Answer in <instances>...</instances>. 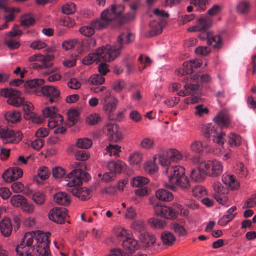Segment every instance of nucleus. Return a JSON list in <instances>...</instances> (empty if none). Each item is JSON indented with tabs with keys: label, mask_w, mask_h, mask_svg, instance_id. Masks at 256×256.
I'll use <instances>...</instances> for the list:
<instances>
[{
	"label": "nucleus",
	"mask_w": 256,
	"mask_h": 256,
	"mask_svg": "<svg viewBox=\"0 0 256 256\" xmlns=\"http://www.w3.org/2000/svg\"><path fill=\"white\" fill-rule=\"evenodd\" d=\"M50 236L42 230L26 232L16 247L17 256H51Z\"/></svg>",
	"instance_id": "f257e3e1"
},
{
	"label": "nucleus",
	"mask_w": 256,
	"mask_h": 256,
	"mask_svg": "<svg viewBox=\"0 0 256 256\" xmlns=\"http://www.w3.org/2000/svg\"><path fill=\"white\" fill-rule=\"evenodd\" d=\"M150 202L155 214L165 220H174L178 219V216L186 217L189 214L188 210L178 203L174 204L172 207H171L160 204L152 199L150 200Z\"/></svg>",
	"instance_id": "f03ea898"
},
{
	"label": "nucleus",
	"mask_w": 256,
	"mask_h": 256,
	"mask_svg": "<svg viewBox=\"0 0 256 256\" xmlns=\"http://www.w3.org/2000/svg\"><path fill=\"white\" fill-rule=\"evenodd\" d=\"M158 153L157 158H158L160 164L162 167L170 166L172 162L178 163L182 160H186L189 158V154L186 152H182L176 148H168L162 146L157 148Z\"/></svg>",
	"instance_id": "7ed1b4c3"
},
{
	"label": "nucleus",
	"mask_w": 256,
	"mask_h": 256,
	"mask_svg": "<svg viewBox=\"0 0 256 256\" xmlns=\"http://www.w3.org/2000/svg\"><path fill=\"white\" fill-rule=\"evenodd\" d=\"M124 10L122 4H112L102 12L100 19L96 20V24L102 29L106 28L117 22Z\"/></svg>",
	"instance_id": "20e7f679"
},
{
	"label": "nucleus",
	"mask_w": 256,
	"mask_h": 256,
	"mask_svg": "<svg viewBox=\"0 0 256 256\" xmlns=\"http://www.w3.org/2000/svg\"><path fill=\"white\" fill-rule=\"evenodd\" d=\"M122 36H118L116 45L113 46L107 45L98 48L100 60L110 62L117 58L120 55L122 49Z\"/></svg>",
	"instance_id": "39448f33"
},
{
	"label": "nucleus",
	"mask_w": 256,
	"mask_h": 256,
	"mask_svg": "<svg viewBox=\"0 0 256 256\" xmlns=\"http://www.w3.org/2000/svg\"><path fill=\"white\" fill-rule=\"evenodd\" d=\"M202 168H204L207 175L213 178L220 176L224 171L222 162L216 158L202 162Z\"/></svg>",
	"instance_id": "423d86ee"
},
{
	"label": "nucleus",
	"mask_w": 256,
	"mask_h": 256,
	"mask_svg": "<svg viewBox=\"0 0 256 256\" xmlns=\"http://www.w3.org/2000/svg\"><path fill=\"white\" fill-rule=\"evenodd\" d=\"M89 178L90 175L86 172L81 169H74L66 178L68 182L66 185L72 188H78L82 184L84 180Z\"/></svg>",
	"instance_id": "0eeeda50"
},
{
	"label": "nucleus",
	"mask_w": 256,
	"mask_h": 256,
	"mask_svg": "<svg viewBox=\"0 0 256 256\" xmlns=\"http://www.w3.org/2000/svg\"><path fill=\"white\" fill-rule=\"evenodd\" d=\"M118 103V100L112 96L110 90L105 92L100 100L103 110L107 114H111L116 110Z\"/></svg>",
	"instance_id": "6e6552de"
},
{
	"label": "nucleus",
	"mask_w": 256,
	"mask_h": 256,
	"mask_svg": "<svg viewBox=\"0 0 256 256\" xmlns=\"http://www.w3.org/2000/svg\"><path fill=\"white\" fill-rule=\"evenodd\" d=\"M1 94L8 98V103L13 106L20 107L24 102V98L21 96V92L14 89L3 90H2Z\"/></svg>",
	"instance_id": "1a4fd4ad"
},
{
	"label": "nucleus",
	"mask_w": 256,
	"mask_h": 256,
	"mask_svg": "<svg viewBox=\"0 0 256 256\" xmlns=\"http://www.w3.org/2000/svg\"><path fill=\"white\" fill-rule=\"evenodd\" d=\"M199 38L202 40H207L208 44L216 50H220L224 45L222 36L215 34L212 31L201 32L199 35Z\"/></svg>",
	"instance_id": "9d476101"
},
{
	"label": "nucleus",
	"mask_w": 256,
	"mask_h": 256,
	"mask_svg": "<svg viewBox=\"0 0 256 256\" xmlns=\"http://www.w3.org/2000/svg\"><path fill=\"white\" fill-rule=\"evenodd\" d=\"M103 130L110 141L118 142L122 141L124 138L122 132L116 124H108L104 126Z\"/></svg>",
	"instance_id": "9b49d317"
},
{
	"label": "nucleus",
	"mask_w": 256,
	"mask_h": 256,
	"mask_svg": "<svg viewBox=\"0 0 256 256\" xmlns=\"http://www.w3.org/2000/svg\"><path fill=\"white\" fill-rule=\"evenodd\" d=\"M22 134L20 132H14L9 128H0V138L4 144H18L22 138Z\"/></svg>",
	"instance_id": "f8f14e48"
},
{
	"label": "nucleus",
	"mask_w": 256,
	"mask_h": 256,
	"mask_svg": "<svg viewBox=\"0 0 256 256\" xmlns=\"http://www.w3.org/2000/svg\"><path fill=\"white\" fill-rule=\"evenodd\" d=\"M213 188L215 192L214 198L222 205H229L228 190L220 182H214Z\"/></svg>",
	"instance_id": "ddd939ff"
},
{
	"label": "nucleus",
	"mask_w": 256,
	"mask_h": 256,
	"mask_svg": "<svg viewBox=\"0 0 256 256\" xmlns=\"http://www.w3.org/2000/svg\"><path fill=\"white\" fill-rule=\"evenodd\" d=\"M54 59V56L52 54L43 55L40 54H36L30 57V62H36L40 64L38 66L40 69H48L53 66L52 62Z\"/></svg>",
	"instance_id": "4468645a"
},
{
	"label": "nucleus",
	"mask_w": 256,
	"mask_h": 256,
	"mask_svg": "<svg viewBox=\"0 0 256 256\" xmlns=\"http://www.w3.org/2000/svg\"><path fill=\"white\" fill-rule=\"evenodd\" d=\"M164 174L168 178L169 183L167 184H171L175 180L186 174V170L182 166H170L166 168Z\"/></svg>",
	"instance_id": "2eb2a0df"
},
{
	"label": "nucleus",
	"mask_w": 256,
	"mask_h": 256,
	"mask_svg": "<svg viewBox=\"0 0 256 256\" xmlns=\"http://www.w3.org/2000/svg\"><path fill=\"white\" fill-rule=\"evenodd\" d=\"M40 92L43 96L49 98V102L51 104L59 102L62 98L60 90L54 86H44L42 88Z\"/></svg>",
	"instance_id": "dca6fc26"
},
{
	"label": "nucleus",
	"mask_w": 256,
	"mask_h": 256,
	"mask_svg": "<svg viewBox=\"0 0 256 256\" xmlns=\"http://www.w3.org/2000/svg\"><path fill=\"white\" fill-rule=\"evenodd\" d=\"M212 24V20L206 16H202L199 18L196 26L190 27L188 29V32H202L210 28Z\"/></svg>",
	"instance_id": "f3484780"
},
{
	"label": "nucleus",
	"mask_w": 256,
	"mask_h": 256,
	"mask_svg": "<svg viewBox=\"0 0 256 256\" xmlns=\"http://www.w3.org/2000/svg\"><path fill=\"white\" fill-rule=\"evenodd\" d=\"M190 180L186 174L175 180L171 184H165V187L173 191H176L178 188L184 191H186L190 188Z\"/></svg>",
	"instance_id": "a211bd4d"
},
{
	"label": "nucleus",
	"mask_w": 256,
	"mask_h": 256,
	"mask_svg": "<svg viewBox=\"0 0 256 256\" xmlns=\"http://www.w3.org/2000/svg\"><path fill=\"white\" fill-rule=\"evenodd\" d=\"M23 176L22 170L18 168H11L4 171L2 174L3 180L7 183H12Z\"/></svg>",
	"instance_id": "6ab92c4d"
},
{
	"label": "nucleus",
	"mask_w": 256,
	"mask_h": 256,
	"mask_svg": "<svg viewBox=\"0 0 256 256\" xmlns=\"http://www.w3.org/2000/svg\"><path fill=\"white\" fill-rule=\"evenodd\" d=\"M63 122V117L60 114L56 115L50 118L48 126L50 129L56 128L54 131L55 134H63L66 131V128L62 126Z\"/></svg>",
	"instance_id": "aec40b11"
},
{
	"label": "nucleus",
	"mask_w": 256,
	"mask_h": 256,
	"mask_svg": "<svg viewBox=\"0 0 256 256\" xmlns=\"http://www.w3.org/2000/svg\"><path fill=\"white\" fill-rule=\"evenodd\" d=\"M67 214V210L65 208H55L50 210L48 217L50 220L59 224L64 222V218Z\"/></svg>",
	"instance_id": "412c9836"
},
{
	"label": "nucleus",
	"mask_w": 256,
	"mask_h": 256,
	"mask_svg": "<svg viewBox=\"0 0 256 256\" xmlns=\"http://www.w3.org/2000/svg\"><path fill=\"white\" fill-rule=\"evenodd\" d=\"M122 246L125 256H134V255L136 251L140 247L137 240L132 238H127L124 240Z\"/></svg>",
	"instance_id": "4be33fe9"
},
{
	"label": "nucleus",
	"mask_w": 256,
	"mask_h": 256,
	"mask_svg": "<svg viewBox=\"0 0 256 256\" xmlns=\"http://www.w3.org/2000/svg\"><path fill=\"white\" fill-rule=\"evenodd\" d=\"M214 120L222 128H228L232 125L231 116L226 111H222L214 117Z\"/></svg>",
	"instance_id": "5701e85b"
},
{
	"label": "nucleus",
	"mask_w": 256,
	"mask_h": 256,
	"mask_svg": "<svg viewBox=\"0 0 256 256\" xmlns=\"http://www.w3.org/2000/svg\"><path fill=\"white\" fill-rule=\"evenodd\" d=\"M222 180L226 186L232 190H237L240 187V183L234 175L224 174Z\"/></svg>",
	"instance_id": "b1692460"
},
{
	"label": "nucleus",
	"mask_w": 256,
	"mask_h": 256,
	"mask_svg": "<svg viewBox=\"0 0 256 256\" xmlns=\"http://www.w3.org/2000/svg\"><path fill=\"white\" fill-rule=\"evenodd\" d=\"M96 20H92L88 26L81 27L80 30V32L83 36L86 37H90L95 34V30H102V28L96 24Z\"/></svg>",
	"instance_id": "393cba45"
},
{
	"label": "nucleus",
	"mask_w": 256,
	"mask_h": 256,
	"mask_svg": "<svg viewBox=\"0 0 256 256\" xmlns=\"http://www.w3.org/2000/svg\"><path fill=\"white\" fill-rule=\"evenodd\" d=\"M12 226L9 218H5L0 222V230L2 234L6 237L11 236L12 231Z\"/></svg>",
	"instance_id": "a878e982"
},
{
	"label": "nucleus",
	"mask_w": 256,
	"mask_h": 256,
	"mask_svg": "<svg viewBox=\"0 0 256 256\" xmlns=\"http://www.w3.org/2000/svg\"><path fill=\"white\" fill-rule=\"evenodd\" d=\"M72 194L82 200H86L90 197V191L86 188H73L70 190Z\"/></svg>",
	"instance_id": "bb28decb"
},
{
	"label": "nucleus",
	"mask_w": 256,
	"mask_h": 256,
	"mask_svg": "<svg viewBox=\"0 0 256 256\" xmlns=\"http://www.w3.org/2000/svg\"><path fill=\"white\" fill-rule=\"evenodd\" d=\"M50 176V171L46 166H41L38 170V174L33 179L34 182L38 184H42L44 182L48 179Z\"/></svg>",
	"instance_id": "cd10ccee"
},
{
	"label": "nucleus",
	"mask_w": 256,
	"mask_h": 256,
	"mask_svg": "<svg viewBox=\"0 0 256 256\" xmlns=\"http://www.w3.org/2000/svg\"><path fill=\"white\" fill-rule=\"evenodd\" d=\"M208 144L198 140L192 141L190 146V151L194 154H203L204 150L208 149Z\"/></svg>",
	"instance_id": "c85d7f7f"
},
{
	"label": "nucleus",
	"mask_w": 256,
	"mask_h": 256,
	"mask_svg": "<svg viewBox=\"0 0 256 256\" xmlns=\"http://www.w3.org/2000/svg\"><path fill=\"white\" fill-rule=\"evenodd\" d=\"M156 197L160 201L170 202L174 200V195L168 190L160 188L156 192Z\"/></svg>",
	"instance_id": "c756f323"
},
{
	"label": "nucleus",
	"mask_w": 256,
	"mask_h": 256,
	"mask_svg": "<svg viewBox=\"0 0 256 256\" xmlns=\"http://www.w3.org/2000/svg\"><path fill=\"white\" fill-rule=\"evenodd\" d=\"M184 90H180L178 94L182 97L186 96H192L197 93L200 88V84H185Z\"/></svg>",
	"instance_id": "7c9ffc66"
},
{
	"label": "nucleus",
	"mask_w": 256,
	"mask_h": 256,
	"mask_svg": "<svg viewBox=\"0 0 256 256\" xmlns=\"http://www.w3.org/2000/svg\"><path fill=\"white\" fill-rule=\"evenodd\" d=\"M54 201L56 203L62 206H68L71 202V199L65 192H58L56 193L54 196Z\"/></svg>",
	"instance_id": "2f4dec72"
},
{
	"label": "nucleus",
	"mask_w": 256,
	"mask_h": 256,
	"mask_svg": "<svg viewBox=\"0 0 256 256\" xmlns=\"http://www.w3.org/2000/svg\"><path fill=\"white\" fill-rule=\"evenodd\" d=\"M226 141L231 148H238L242 145V140L239 134L231 132L228 135Z\"/></svg>",
	"instance_id": "473e14b6"
},
{
	"label": "nucleus",
	"mask_w": 256,
	"mask_h": 256,
	"mask_svg": "<svg viewBox=\"0 0 256 256\" xmlns=\"http://www.w3.org/2000/svg\"><path fill=\"white\" fill-rule=\"evenodd\" d=\"M164 24L165 22L163 20L159 19L152 21L150 24L152 29L150 35L154 36L161 34Z\"/></svg>",
	"instance_id": "72a5a7b5"
},
{
	"label": "nucleus",
	"mask_w": 256,
	"mask_h": 256,
	"mask_svg": "<svg viewBox=\"0 0 256 256\" xmlns=\"http://www.w3.org/2000/svg\"><path fill=\"white\" fill-rule=\"evenodd\" d=\"M202 162H200L198 168L192 170L190 172V176L191 178L196 182H200L204 179V175L206 174L204 168H202Z\"/></svg>",
	"instance_id": "f704fd0d"
},
{
	"label": "nucleus",
	"mask_w": 256,
	"mask_h": 256,
	"mask_svg": "<svg viewBox=\"0 0 256 256\" xmlns=\"http://www.w3.org/2000/svg\"><path fill=\"white\" fill-rule=\"evenodd\" d=\"M157 156L153 157V160L146 162L144 164V168L145 171L150 174H153L158 171V166L156 164Z\"/></svg>",
	"instance_id": "c9c22d12"
},
{
	"label": "nucleus",
	"mask_w": 256,
	"mask_h": 256,
	"mask_svg": "<svg viewBox=\"0 0 256 256\" xmlns=\"http://www.w3.org/2000/svg\"><path fill=\"white\" fill-rule=\"evenodd\" d=\"M160 238L163 244L168 246H172L176 240L175 236L168 231L162 232L161 234Z\"/></svg>",
	"instance_id": "e433bc0d"
},
{
	"label": "nucleus",
	"mask_w": 256,
	"mask_h": 256,
	"mask_svg": "<svg viewBox=\"0 0 256 256\" xmlns=\"http://www.w3.org/2000/svg\"><path fill=\"white\" fill-rule=\"evenodd\" d=\"M144 160V154L140 152H135L132 154L128 158V162L132 166H138Z\"/></svg>",
	"instance_id": "4c0bfd02"
},
{
	"label": "nucleus",
	"mask_w": 256,
	"mask_h": 256,
	"mask_svg": "<svg viewBox=\"0 0 256 256\" xmlns=\"http://www.w3.org/2000/svg\"><path fill=\"white\" fill-rule=\"evenodd\" d=\"M122 152V147L118 144H110L105 149L104 154L118 158Z\"/></svg>",
	"instance_id": "58836bf2"
},
{
	"label": "nucleus",
	"mask_w": 256,
	"mask_h": 256,
	"mask_svg": "<svg viewBox=\"0 0 256 256\" xmlns=\"http://www.w3.org/2000/svg\"><path fill=\"white\" fill-rule=\"evenodd\" d=\"M202 65V62L201 60H194L190 62H186L184 64V71L186 74H191L193 72V68H200Z\"/></svg>",
	"instance_id": "ea45409f"
},
{
	"label": "nucleus",
	"mask_w": 256,
	"mask_h": 256,
	"mask_svg": "<svg viewBox=\"0 0 256 256\" xmlns=\"http://www.w3.org/2000/svg\"><path fill=\"white\" fill-rule=\"evenodd\" d=\"M170 229L178 236L184 237L188 235L187 230L182 225L178 222H173L170 225Z\"/></svg>",
	"instance_id": "a19ab883"
},
{
	"label": "nucleus",
	"mask_w": 256,
	"mask_h": 256,
	"mask_svg": "<svg viewBox=\"0 0 256 256\" xmlns=\"http://www.w3.org/2000/svg\"><path fill=\"white\" fill-rule=\"evenodd\" d=\"M150 180L147 178L142 176H137L132 178L130 184L132 187L142 188L147 185Z\"/></svg>",
	"instance_id": "79ce46f5"
},
{
	"label": "nucleus",
	"mask_w": 256,
	"mask_h": 256,
	"mask_svg": "<svg viewBox=\"0 0 256 256\" xmlns=\"http://www.w3.org/2000/svg\"><path fill=\"white\" fill-rule=\"evenodd\" d=\"M148 224L150 227L156 230H163L167 226V222L165 220L154 218H150Z\"/></svg>",
	"instance_id": "37998d69"
},
{
	"label": "nucleus",
	"mask_w": 256,
	"mask_h": 256,
	"mask_svg": "<svg viewBox=\"0 0 256 256\" xmlns=\"http://www.w3.org/2000/svg\"><path fill=\"white\" fill-rule=\"evenodd\" d=\"M125 166V164L122 161H112L108 162V167L109 170L114 174L120 173Z\"/></svg>",
	"instance_id": "c03bdc74"
},
{
	"label": "nucleus",
	"mask_w": 256,
	"mask_h": 256,
	"mask_svg": "<svg viewBox=\"0 0 256 256\" xmlns=\"http://www.w3.org/2000/svg\"><path fill=\"white\" fill-rule=\"evenodd\" d=\"M101 61L98 49L95 52L90 54L83 60L84 64L86 65H90L94 62L98 63Z\"/></svg>",
	"instance_id": "a18cd8bd"
},
{
	"label": "nucleus",
	"mask_w": 256,
	"mask_h": 256,
	"mask_svg": "<svg viewBox=\"0 0 256 256\" xmlns=\"http://www.w3.org/2000/svg\"><path fill=\"white\" fill-rule=\"evenodd\" d=\"M140 147L145 150H150L154 149L156 146V142L154 138H144L140 142Z\"/></svg>",
	"instance_id": "49530a36"
},
{
	"label": "nucleus",
	"mask_w": 256,
	"mask_h": 256,
	"mask_svg": "<svg viewBox=\"0 0 256 256\" xmlns=\"http://www.w3.org/2000/svg\"><path fill=\"white\" fill-rule=\"evenodd\" d=\"M127 184L128 181L125 180H122L117 184L116 187H108L104 189V191L106 193L109 194H113L118 191H123Z\"/></svg>",
	"instance_id": "de8ad7c7"
},
{
	"label": "nucleus",
	"mask_w": 256,
	"mask_h": 256,
	"mask_svg": "<svg viewBox=\"0 0 256 256\" xmlns=\"http://www.w3.org/2000/svg\"><path fill=\"white\" fill-rule=\"evenodd\" d=\"M5 118L8 122L16 123L19 122L22 118L21 114L19 112H8L5 114Z\"/></svg>",
	"instance_id": "09e8293b"
},
{
	"label": "nucleus",
	"mask_w": 256,
	"mask_h": 256,
	"mask_svg": "<svg viewBox=\"0 0 256 256\" xmlns=\"http://www.w3.org/2000/svg\"><path fill=\"white\" fill-rule=\"evenodd\" d=\"M102 118L100 114L96 112L88 115L86 119V123L90 126H94L102 121Z\"/></svg>",
	"instance_id": "8fccbe9b"
},
{
	"label": "nucleus",
	"mask_w": 256,
	"mask_h": 256,
	"mask_svg": "<svg viewBox=\"0 0 256 256\" xmlns=\"http://www.w3.org/2000/svg\"><path fill=\"white\" fill-rule=\"evenodd\" d=\"M194 82L199 84L208 83L212 80L211 76L208 74H198L194 75L192 78Z\"/></svg>",
	"instance_id": "3c124183"
},
{
	"label": "nucleus",
	"mask_w": 256,
	"mask_h": 256,
	"mask_svg": "<svg viewBox=\"0 0 256 256\" xmlns=\"http://www.w3.org/2000/svg\"><path fill=\"white\" fill-rule=\"evenodd\" d=\"M140 240L144 245L148 246L154 245L156 241L155 236L148 233L142 234Z\"/></svg>",
	"instance_id": "603ef678"
},
{
	"label": "nucleus",
	"mask_w": 256,
	"mask_h": 256,
	"mask_svg": "<svg viewBox=\"0 0 256 256\" xmlns=\"http://www.w3.org/2000/svg\"><path fill=\"white\" fill-rule=\"evenodd\" d=\"M92 141L88 138H82L77 140L76 146L79 148L87 150L91 148L92 145Z\"/></svg>",
	"instance_id": "864d4df0"
},
{
	"label": "nucleus",
	"mask_w": 256,
	"mask_h": 256,
	"mask_svg": "<svg viewBox=\"0 0 256 256\" xmlns=\"http://www.w3.org/2000/svg\"><path fill=\"white\" fill-rule=\"evenodd\" d=\"M21 106H22L24 112V118L26 120L28 118L30 115L32 114L34 112V106L30 102L24 100Z\"/></svg>",
	"instance_id": "5fc2aeb1"
},
{
	"label": "nucleus",
	"mask_w": 256,
	"mask_h": 256,
	"mask_svg": "<svg viewBox=\"0 0 256 256\" xmlns=\"http://www.w3.org/2000/svg\"><path fill=\"white\" fill-rule=\"evenodd\" d=\"M78 113L74 109H70L68 112V123L70 126H74L78 121Z\"/></svg>",
	"instance_id": "6e6d98bb"
},
{
	"label": "nucleus",
	"mask_w": 256,
	"mask_h": 256,
	"mask_svg": "<svg viewBox=\"0 0 256 256\" xmlns=\"http://www.w3.org/2000/svg\"><path fill=\"white\" fill-rule=\"evenodd\" d=\"M26 200V198L22 195H14L11 198L10 203L12 206L15 208H21Z\"/></svg>",
	"instance_id": "4d7b16f0"
},
{
	"label": "nucleus",
	"mask_w": 256,
	"mask_h": 256,
	"mask_svg": "<svg viewBox=\"0 0 256 256\" xmlns=\"http://www.w3.org/2000/svg\"><path fill=\"white\" fill-rule=\"evenodd\" d=\"M116 236L120 240L129 238V234L126 230L122 227H116L113 230Z\"/></svg>",
	"instance_id": "13d9d810"
},
{
	"label": "nucleus",
	"mask_w": 256,
	"mask_h": 256,
	"mask_svg": "<svg viewBox=\"0 0 256 256\" xmlns=\"http://www.w3.org/2000/svg\"><path fill=\"white\" fill-rule=\"evenodd\" d=\"M235 172L240 178H245L248 174V170L242 163H238L235 167Z\"/></svg>",
	"instance_id": "bf43d9fd"
},
{
	"label": "nucleus",
	"mask_w": 256,
	"mask_h": 256,
	"mask_svg": "<svg viewBox=\"0 0 256 256\" xmlns=\"http://www.w3.org/2000/svg\"><path fill=\"white\" fill-rule=\"evenodd\" d=\"M250 8V4L249 2L246 1H242L240 2L236 6L238 12L240 14H245L248 12Z\"/></svg>",
	"instance_id": "052dcab7"
},
{
	"label": "nucleus",
	"mask_w": 256,
	"mask_h": 256,
	"mask_svg": "<svg viewBox=\"0 0 256 256\" xmlns=\"http://www.w3.org/2000/svg\"><path fill=\"white\" fill-rule=\"evenodd\" d=\"M34 19L30 14L24 15L20 18L21 26L24 27H30L34 24Z\"/></svg>",
	"instance_id": "680f3d73"
},
{
	"label": "nucleus",
	"mask_w": 256,
	"mask_h": 256,
	"mask_svg": "<svg viewBox=\"0 0 256 256\" xmlns=\"http://www.w3.org/2000/svg\"><path fill=\"white\" fill-rule=\"evenodd\" d=\"M76 10V5L72 2L66 3L62 6V12L67 15L74 14Z\"/></svg>",
	"instance_id": "e2e57ef3"
},
{
	"label": "nucleus",
	"mask_w": 256,
	"mask_h": 256,
	"mask_svg": "<svg viewBox=\"0 0 256 256\" xmlns=\"http://www.w3.org/2000/svg\"><path fill=\"white\" fill-rule=\"evenodd\" d=\"M104 82L105 78L102 76L98 74L92 76L88 80V82L91 85H101L104 84Z\"/></svg>",
	"instance_id": "0e129e2a"
},
{
	"label": "nucleus",
	"mask_w": 256,
	"mask_h": 256,
	"mask_svg": "<svg viewBox=\"0 0 256 256\" xmlns=\"http://www.w3.org/2000/svg\"><path fill=\"white\" fill-rule=\"evenodd\" d=\"M44 80L42 79H34L28 80L25 84V86L29 88H36L44 85Z\"/></svg>",
	"instance_id": "69168bd1"
},
{
	"label": "nucleus",
	"mask_w": 256,
	"mask_h": 256,
	"mask_svg": "<svg viewBox=\"0 0 256 256\" xmlns=\"http://www.w3.org/2000/svg\"><path fill=\"white\" fill-rule=\"evenodd\" d=\"M58 110L54 106L46 107L42 110L44 116L46 118H50L55 116L56 115H58Z\"/></svg>",
	"instance_id": "338daca9"
},
{
	"label": "nucleus",
	"mask_w": 256,
	"mask_h": 256,
	"mask_svg": "<svg viewBox=\"0 0 256 256\" xmlns=\"http://www.w3.org/2000/svg\"><path fill=\"white\" fill-rule=\"evenodd\" d=\"M21 209L23 212L30 214L34 212L35 206L29 202L26 198L21 206Z\"/></svg>",
	"instance_id": "774afa93"
}]
</instances>
